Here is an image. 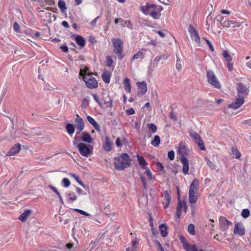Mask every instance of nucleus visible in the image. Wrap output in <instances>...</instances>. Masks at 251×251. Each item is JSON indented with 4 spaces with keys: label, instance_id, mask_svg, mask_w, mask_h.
<instances>
[{
    "label": "nucleus",
    "instance_id": "obj_62",
    "mask_svg": "<svg viewBox=\"0 0 251 251\" xmlns=\"http://www.w3.org/2000/svg\"><path fill=\"white\" fill-rule=\"evenodd\" d=\"M156 168L158 170L160 171H163L164 170V167L160 162H158L156 163Z\"/></svg>",
    "mask_w": 251,
    "mask_h": 251
},
{
    "label": "nucleus",
    "instance_id": "obj_2",
    "mask_svg": "<svg viewBox=\"0 0 251 251\" xmlns=\"http://www.w3.org/2000/svg\"><path fill=\"white\" fill-rule=\"evenodd\" d=\"M131 164L129 156L126 153H122L114 158V167L118 170H123Z\"/></svg>",
    "mask_w": 251,
    "mask_h": 251
},
{
    "label": "nucleus",
    "instance_id": "obj_37",
    "mask_svg": "<svg viewBox=\"0 0 251 251\" xmlns=\"http://www.w3.org/2000/svg\"><path fill=\"white\" fill-rule=\"evenodd\" d=\"M160 144V138L158 135H155L154 139L151 141V144L155 147H157L159 146Z\"/></svg>",
    "mask_w": 251,
    "mask_h": 251
},
{
    "label": "nucleus",
    "instance_id": "obj_46",
    "mask_svg": "<svg viewBox=\"0 0 251 251\" xmlns=\"http://www.w3.org/2000/svg\"><path fill=\"white\" fill-rule=\"evenodd\" d=\"M68 196L69 199L73 201H75L77 199L76 196L74 193H69Z\"/></svg>",
    "mask_w": 251,
    "mask_h": 251
},
{
    "label": "nucleus",
    "instance_id": "obj_22",
    "mask_svg": "<svg viewBox=\"0 0 251 251\" xmlns=\"http://www.w3.org/2000/svg\"><path fill=\"white\" fill-rule=\"evenodd\" d=\"M199 188V181L197 179H195L193 180L190 185L189 192H197Z\"/></svg>",
    "mask_w": 251,
    "mask_h": 251
},
{
    "label": "nucleus",
    "instance_id": "obj_13",
    "mask_svg": "<svg viewBox=\"0 0 251 251\" xmlns=\"http://www.w3.org/2000/svg\"><path fill=\"white\" fill-rule=\"evenodd\" d=\"M75 122L76 125V130H78L76 133V135H77L83 130L84 128V122L82 118H81L78 114H76Z\"/></svg>",
    "mask_w": 251,
    "mask_h": 251
},
{
    "label": "nucleus",
    "instance_id": "obj_1",
    "mask_svg": "<svg viewBox=\"0 0 251 251\" xmlns=\"http://www.w3.org/2000/svg\"><path fill=\"white\" fill-rule=\"evenodd\" d=\"M163 8L161 6L148 3L145 6H141L140 10L144 14L150 15L153 19H159L161 12Z\"/></svg>",
    "mask_w": 251,
    "mask_h": 251
},
{
    "label": "nucleus",
    "instance_id": "obj_16",
    "mask_svg": "<svg viewBox=\"0 0 251 251\" xmlns=\"http://www.w3.org/2000/svg\"><path fill=\"white\" fill-rule=\"evenodd\" d=\"M136 84L138 89V95L143 96L147 91V83L145 81H143L142 82H138Z\"/></svg>",
    "mask_w": 251,
    "mask_h": 251
},
{
    "label": "nucleus",
    "instance_id": "obj_45",
    "mask_svg": "<svg viewBox=\"0 0 251 251\" xmlns=\"http://www.w3.org/2000/svg\"><path fill=\"white\" fill-rule=\"evenodd\" d=\"M122 23H123L122 25L123 26H126L129 29L132 28V25L130 21H127L123 20V21L122 22Z\"/></svg>",
    "mask_w": 251,
    "mask_h": 251
},
{
    "label": "nucleus",
    "instance_id": "obj_19",
    "mask_svg": "<svg viewBox=\"0 0 251 251\" xmlns=\"http://www.w3.org/2000/svg\"><path fill=\"white\" fill-rule=\"evenodd\" d=\"M180 160L183 165L182 172L186 175L188 174L189 170L188 160L185 156H181Z\"/></svg>",
    "mask_w": 251,
    "mask_h": 251
},
{
    "label": "nucleus",
    "instance_id": "obj_41",
    "mask_svg": "<svg viewBox=\"0 0 251 251\" xmlns=\"http://www.w3.org/2000/svg\"><path fill=\"white\" fill-rule=\"evenodd\" d=\"M70 176H72L74 179L83 187L85 188V185L82 183V182L80 180L79 177L78 176L74 174H71Z\"/></svg>",
    "mask_w": 251,
    "mask_h": 251
},
{
    "label": "nucleus",
    "instance_id": "obj_48",
    "mask_svg": "<svg viewBox=\"0 0 251 251\" xmlns=\"http://www.w3.org/2000/svg\"><path fill=\"white\" fill-rule=\"evenodd\" d=\"M176 69L178 71H180V70H181V67H182L181 60L177 56V60H176Z\"/></svg>",
    "mask_w": 251,
    "mask_h": 251
},
{
    "label": "nucleus",
    "instance_id": "obj_20",
    "mask_svg": "<svg viewBox=\"0 0 251 251\" xmlns=\"http://www.w3.org/2000/svg\"><path fill=\"white\" fill-rule=\"evenodd\" d=\"M146 49L142 48L139 50L136 53L134 54L132 58L131 59V62H132L135 60H141L144 58V53L143 51H145Z\"/></svg>",
    "mask_w": 251,
    "mask_h": 251
},
{
    "label": "nucleus",
    "instance_id": "obj_24",
    "mask_svg": "<svg viewBox=\"0 0 251 251\" xmlns=\"http://www.w3.org/2000/svg\"><path fill=\"white\" fill-rule=\"evenodd\" d=\"M75 42L76 44L80 47V48H83L86 44L85 40L81 36L77 35L75 36Z\"/></svg>",
    "mask_w": 251,
    "mask_h": 251
},
{
    "label": "nucleus",
    "instance_id": "obj_36",
    "mask_svg": "<svg viewBox=\"0 0 251 251\" xmlns=\"http://www.w3.org/2000/svg\"><path fill=\"white\" fill-rule=\"evenodd\" d=\"M164 199L166 201V203L164 207L165 208H167L169 206V204L171 199L169 192L167 191L164 192Z\"/></svg>",
    "mask_w": 251,
    "mask_h": 251
},
{
    "label": "nucleus",
    "instance_id": "obj_38",
    "mask_svg": "<svg viewBox=\"0 0 251 251\" xmlns=\"http://www.w3.org/2000/svg\"><path fill=\"white\" fill-rule=\"evenodd\" d=\"M231 151L232 154L234 156V157L237 159H240L241 156V152L238 151L237 148H232Z\"/></svg>",
    "mask_w": 251,
    "mask_h": 251
},
{
    "label": "nucleus",
    "instance_id": "obj_61",
    "mask_svg": "<svg viewBox=\"0 0 251 251\" xmlns=\"http://www.w3.org/2000/svg\"><path fill=\"white\" fill-rule=\"evenodd\" d=\"M13 29L16 32H19L20 30V25L17 22H15L13 25Z\"/></svg>",
    "mask_w": 251,
    "mask_h": 251
},
{
    "label": "nucleus",
    "instance_id": "obj_25",
    "mask_svg": "<svg viewBox=\"0 0 251 251\" xmlns=\"http://www.w3.org/2000/svg\"><path fill=\"white\" fill-rule=\"evenodd\" d=\"M198 195L197 192H189V200L191 204H195L197 201Z\"/></svg>",
    "mask_w": 251,
    "mask_h": 251
},
{
    "label": "nucleus",
    "instance_id": "obj_63",
    "mask_svg": "<svg viewBox=\"0 0 251 251\" xmlns=\"http://www.w3.org/2000/svg\"><path fill=\"white\" fill-rule=\"evenodd\" d=\"M89 101V98L86 97L84 99L82 100V104H85V105H88Z\"/></svg>",
    "mask_w": 251,
    "mask_h": 251
},
{
    "label": "nucleus",
    "instance_id": "obj_56",
    "mask_svg": "<svg viewBox=\"0 0 251 251\" xmlns=\"http://www.w3.org/2000/svg\"><path fill=\"white\" fill-rule=\"evenodd\" d=\"M49 187L51 190H52L54 193H55V194L58 196H59V195H60V193H59V192L58 191V190H57V189L52 186V185H49Z\"/></svg>",
    "mask_w": 251,
    "mask_h": 251
},
{
    "label": "nucleus",
    "instance_id": "obj_43",
    "mask_svg": "<svg viewBox=\"0 0 251 251\" xmlns=\"http://www.w3.org/2000/svg\"><path fill=\"white\" fill-rule=\"evenodd\" d=\"M62 185L66 188L68 187L70 185V181L67 178H64L62 181Z\"/></svg>",
    "mask_w": 251,
    "mask_h": 251
},
{
    "label": "nucleus",
    "instance_id": "obj_7",
    "mask_svg": "<svg viewBox=\"0 0 251 251\" xmlns=\"http://www.w3.org/2000/svg\"><path fill=\"white\" fill-rule=\"evenodd\" d=\"M237 96L245 98L249 93V86L245 85L241 82L237 84Z\"/></svg>",
    "mask_w": 251,
    "mask_h": 251
},
{
    "label": "nucleus",
    "instance_id": "obj_59",
    "mask_svg": "<svg viewBox=\"0 0 251 251\" xmlns=\"http://www.w3.org/2000/svg\"><path fill=\"white\" fill-rule=\"evenodd\" d=\"M93 97L95 100L99 104V105L101 106V103L99 100V97L96 94H93Z\"/></svg>",
    "mask_w": 251,
    "mask_h": 251
},
{
    "label": "nucleus",
    "instance_id": "obj_26",
    "mask_svg": "<svg viewBox=\"0 0 251 251\" xmlns=\"http://www.w3.org/2000/svg\"><path fill=\"white\" fill-rule=\"evenodd\" d=\"M31 214V211L29 210H26L19 217V219L22 222H25L27 218L29 217Z\"/></svg>",
    "mask_w": 251,
    "mask_h": 251
},
{
    "label": "nucleus",
    "instance_id": "obj_21",
    "mask_svg": "<svg viewBox=\"0 0 251 251\" xmlns=\"http://www.w3.org/2000/svg\"><path fill=\"white\" fill-rule=\"evenodd\" d=\"M170 56V54L168 53H165L160 55L156 56L153 59V63H155V66L158 65V62L161 60H166Z\"/></svg>",
    "mask_w": 251,
    "mask_h": 251
},
{
    "label": "nucleus",
    "instance_id": "obj_64",
    "mask_svg": "<svg viewBox=\"0 0 251 251\" xmlns=\"http://www.w3.org/2000/svg\"><path fill=\"white\" fill-rule=\"evenodd\" d=\"M169 117L171 119H173L175 121L177 120V117L173 112H171L170 113Z\"/></svg>",
    "mask_w": 251,
    "mask_h": 251
},
{
    "label": "nucleus",
    "instance_id": "obj_40",
    "mask_svg": "<svg viewBox=\"0 0 251 251\" xmlns=\"http://www.w3.org/2000/svg\"><path fill=\"white\" fill-rule=\"evenodd\" d=\"M188 231L190 234L193 235H195L196 234V232L195 230V226L193 224H190L188 226Z\"/></svg>",
    "mask_w": 251,
    "mask_h": 251
},
{
    "label": "nucleus",
    "instance_id": "obj_52",
    "mask_svg": "<svg viewBox=\"0 0 251 251\" xmlns=\"http://www.w3.org/2000/svg\"><path fill=\"white\" fill-rule=\"evenodd\" d=\"M146 170L145 174L147 175L148 177L150 179H152V174L151 171L150 170L149 168H147V169H145Z\"/></svg>",
    "mask_w": 251,
    "mask_h": 251
},
{
    "label": "nucleus",
    "instance_id": "obj_10",
    "mask_svg": "<svg viewBox=\"0 0 251 251\" xmlns=\"http://www.w3.org/2000/svg\"><path fill=\"white\" fill-rule=\"evenodd\" d=\"M220 228L222 231L227 229L229 226L232 225V223L227 220L225 217L221 216L219 218Z\"/></svg>",
    "mask_w": 251,
    "mask_h": 251
},
{
    "label": "nucleus",
    "instance_id": "obj_14",
    "mask_svg": "<svg viewBox=\"0 0 251 251\" xmlns=\"http://www.w3.org/2000/svg\"><path fill=\"white\" fill-rule=\"evenodd\" d=\"M234 234L242 236L245 234V229L244 225L241 223H237L234 226L233 230Z\"/></svg>",
    "mask_w": 251,
    "mask_h": 251
},
{
    "label": "nucleus",
    "instance_id": "obj_30",
    "mask_svg": "<svg viewBox=\"0 0 251 251\" xmlns=\"http://www.w3.org/2000/svg\"><path fill=\"white\" fill-rule=\"evenodd\" d=\"M159 229L162 236L165 237L168 235L167 226L166 224H161L159 226Z\"/></svg>",
    "mask_w": 251,
    "mask_h": 251
},
{
    "label": "nucleus",
    "instance_id": "obj_35",
    "mask_svg": "<svg viewBox=\"0 0 251 251\" xmlns=\"http://www.w3.org/2000/svg\"><path fill=\"white\" fill-rule=\"evenodd\" d=\"M110 76L111 75L108 72L105 71L103 72L102 75L103 81L106 83H109L110 82Z\"/></svg>",
    "mask_w": 251,
    "mask_h": 251
},
{
    "label": "nucleus",
    "instance_id": "obj_60",
    "mask_svg": "<svg viewBox=\"0 0 251 251\" xmlns=\"http://www.w3.org/2000/svg\"><path fill=\"white\" fill-rule=\"evenodd\" d=\"M99 18L100 17L98 16L91 22L90 24L92 26L95 27L96 26V23L98 20H99Z\"/></svg>",
    "mask_w": 251,
    "mask_h": 251
},
{
    "label": "nucleus",
    "instance_id": "obj_42",
    "mask_svg": "<svg viewBox=\"0 0 251 251\" xmlns=\"http://www.w3.org/2000/svg\"><path fill=\"white\" fill-rule=\"evenodd\" d=\"M197 247L195 245L188 244L184 249L187 251H197Z\"/></svg>",
    "mask_w": 251,
    "mask_h": 251
},
{
    "label": "nucleus",
    "instance_id": "obj_47",
    "mask_svg": "<svg viewBox=\"0 0 251 251\" xmlns=\"http://www.w3.org/2000/svg\"><path fill=\"white\" fill-rule=\"evenodd\" d=\"M180 240L181 243L183 244L184 248L187 247V246L189 244L186 240V239L183 236H180Z\"/></svg>",
    "mask_w": 251,
    "mask_h": 251
},
{
    "label": "nucleus",
    "instance_id": "obj_54",
    "mask_svg": "<svg viewBox=\"0 0 251 251\" xmlns=\"http://www.w3.org/2000/svg\"><path fill=\"white\" fill-rule=\"evenodd\" d=\"M79 141H81L80 139H79L78 138V137L75 136L74 138V140H73V145L75 146V147L77 148V146L78 145V142Z\"/></svg>",
    "mask_w": 251,
    "mask_h": 251
},
{
    "label": "nucleus",
    "instance_id": "obj_18",
    "mask_svg": "<svg viewBox=\"0 0 251 251\" xmlns=\"http://www.w3.org/2000/svg\"><path fill=\"white\" fill-rule=\"evenodd\" d=\"M178 152L181 156H185L189 153V151L185 143L181 142L179 143Z\"/></svg>",
    "mask_w": 251,
    "mask_h": 251
},
{
    "label": "nucleus",
    "instance_id": "obj_49",
    "mask_svg": "<svg viewBox=\"0 0 251 251\" xmlns=\"http://www.w3.org/2000/svg\"><path fill=\"white\" fill-rule=\"evenodd\" d=\"M113 60L111 56H108L106 57V65L108 67H110L112 66L113 63Z\"/></svg>",
    "mask_w": 251,
    "mask_h": 251
},
{
    "label": "nucleus",
    "instance_id": "obj_8",
    "mask_svg": "<svg viewBox=\"0 0 251 251\" xmlns=\"http://www.w3.org/2000/svg\"><path fill=\"white\" fill-rule=\"evenodd\" d=\"M189 134L190 136L195 140V142L200 147V149L201 150H204L205 147L201 136L193 130L190 131Z\"/></svg>",
    "mask_w": 251,
    "mask_h": 251
},
{
    "label": "nucleus",
    "instance_id": "obj_51",
    "mask_svg": "<svg viewBox=\"0 0 251 251\" xmlns=\"http://www.w3.org/2000/svg\"><path fill=\"white\" fill-rule=\"evenodd\" d=\"M168 157L170 160H173L175 158V152L173 151H169L168 153Z\"/></svg>",
    "mask_w": 251,
    "mask_h": 251
},
{
    "label": "nucleus",
    "instance_id": "obj_9",
    "mask_svg": "<svg viewBox=\"0 0 251 251\" xmlns=\"http://www.w3.org/2000/svg\"><path fill=\"white\" fill-rule=\"evenodd\" d=\"M222 55L227 62V67L228 70L230 72L232 71L233 65L232 62L233 58L232 56L229 54V51L227 50H224L222 53Z\"/></svg>",
    "mask_w": 251,
    "mask_h": 251
},
{
    "label": "nucleus",
    "instance_id": "obj_15",
    "mask_svg": "<svg viewBox=\"0 0 251 251\" xmlns=\"http://www.w3.org/2000/svg\"><path fill=\"white\" fill-rule=\"evenodd\" d=\"M186 212L187 209V203L185 201H180L179 200L176 209V216L178 219H179L181 215V211L183 210Z\"/></svg>",
    "mask_w": 251,
    "mask_h": 251
},
{
    "label": "nucleus",
    "instance_id": "obj_28",
    "mask_svg": "<svg viewBox=\"0 0 251 251\" xmlns=\"http://www.w3.org/2000/svg\"><path fill=\"white\" fill-rule=\"evenodd\" d=\"M137 158L139 165L143 169H147L148 164L144 158L143 156L139 155V154H137Z\"/></svg>",
    "mask_w": 251,
    "mask_h": 251
},
{
    "label": "nucleus",
    "instance_id": "obj_32",
    "mask_svg": "<svg viewBox=\"0 0 251 251\" xmlns=\"http://www.w3.org/2000/svg\"><path fill=\"white\" fill-rule=\"evenodd\" d=\"M66 129L67 133L72 136L75 132V126L72 124H67L66 125Z\"/></svg>",
    "mask_w": 251,
    "mask_h": 251
},
{
    "label": "nucleus",
    "instance_id": "obj_17",
    "mask_svg": "<svg viewBox=\"0 0 251 251\" xmlns=\"http://www.w3.org/2000/svg\"><path fill=\"white\" fill-rule=\"evenodd\" d=\"M21 149V145L19 143L16 144L10 149L9 151L5 155V157L8 156L14 155L19 152Z\"/></svg>",
    "mask_w": 251,
    "mask_h": 251
},
{
    "label": "nucleus",
    "instance_id": "obj_58",
    "mask_svg": "<svg viewBox=\"0 0 251 251\" xmlns=\"http://www.w3.org/2000/svg\"><path fill=\"white\" fill-rule=\"evenodd\" d=\"M75 191L79 195H86V193L78 187H75Z\"/></svg>",
    "mask_w": 251,
    "mask_h": 251
},
{
    "label": "nucleus",
    "instance_id": "obj_33",
    "mask_svg": "<svg viewBox=\"0 0 251 251\" xmlns=\"http://www.w3.org/2000/svg\"><path fill=\"white\" fill-rule=\"evenodd\" d=\"M223 19V17L222 16H218L217 17V21L221 22V25L224 27H229L231 26V21H229V20L224 21L223 23H222V21Z\"/></svg>",
    "mask_w": 251,
    "mask_h": 251
},
{
    "label": "nucleus",
    "instance_id": "obj_12",
    "mask_svg": "<svg viewBox=\"0 0 251 251\" xmlns=\"http://www.w3.org/2000/svg\"><path fill=\"white\" fill-rule=\"evenodd\" d=\"M188 31L190 33L191 39L194 40L197 43H200V38L198 32L192 25H189Z\"/></svg>",
    "mask_w": 251,
    "mask_h": 251
},
{
    "label": "nucleus",
    "instance_id": "obj_6",
    "mask_svg": "<svg viewBox=\"0 0 251 251\" xmlns=\"http://www.w3.org/2000/svg\"><path fill=\"white\" fill-rule=\"evenodd\" d=\"M114 47V52L116 54H122L123 52L124 42L119 38H113L112 39Z\"/></svg>",
    "mask_w": 251,
    "mask_h": 251
},
{
    "label": "nucleus",
    "instance_id": "obj_31",
    "mask_svg": "<svg viewBox=\"0 0 251 251\" xmlns=\"http://www.w3.org/2000/svg\"><path fill=\"white\" fill-rule=\"evenodd\" d=\"M112 143L110 141L108 137L105 138V142L103 144V149L105 151H109L111 150Z\"/></svg>",
    "mask_w": 251,
    "mask_h": 251
},
{
    "label": "nucleus",
    "instance_id": "obj_44",
    "mask_svg": "<svg viewBox=\"0 0 251 251\" xmlns=\"http://www.w3.org/2000/svg\"><path fill=\"white\" fill-rule=\"evenodd\" d=\"M250 211L248 209H244L241 212V215L243 218H246L250 216Z\"/></svg>",
    "mask_w": 251,
    "mask_h": 251
},
{
    "label": "nucleus",
    "instance_id": "obj_57",
    "mask_svg": "<svg viewBox=\"0 0 251 251\" xmlns=\"http://www.w3.org/2000/svg\"><path fill=\"white\" fill-rule=\"evenodd\" d=\"M126 114L128 115H133L135 113V110L133 108H129L126 110Z\"/></svg>",
    "mask_w": 251,
    "mask_h": 251
},
{
    "label": "nucleus",
    "instance_id": "obj_23",
    "mask_svg": "<svg viewBox=\"0 0 251 251\" xmlns=\"http://www.w3.org/2000/svg\"><path fill=\"white\" fill-rule=\"evenodd\" d=\"M82 137L80 140L88 143H92V138L90 134L86 132H82L81 133Z\"/></svg>",
    "mask_w": 251,
    "mask_h": 251
},
{
    "label": "nucleus",
    "instance_id": "obj_39",
    "mask_svg": "<svg viewBox=\"0 0 251 251\" xmlns=\"http://www.w3.org/2000/svg\"><path fill=\"white\" fill-rule=\"evenodd\" d=\"M147 127L150 129L152 133H154L157 131V126L153 123H150L147 124Z\"/></svg>",
    "mask_w": 251,
    "mask_h": 251
},
{
    "label": "nucleus",
    "instance_id": "obj_27",
    "mask_svg": "<svg viewBox=\"0 0 251 251\" xmlns=\"http://www.w3.org/2000/svg\"><path fill=\"white\" fill-rule=\"evenodd\" d=\"M87 119L88 122L93 126L96 130H100V126L96 122L94 119L90 116H88L87 117Z\"/></svg>",
    "mask_w": 251,
    "mask_h": 251
},
{
    "label": "nucleus",
    "instance_id": "obj_53",
    "mask_svg": "<svg viewBox=\"0 0 251 251\" xmlns=\"http://www.w3.org/2000/svg\"><path fill=\"white\" fill-rule=\"evenodd\" d=\"M203 39L206 41L210 50L212 51H213L214 50V47H213L211 43L208 39H207L206 38H203Z\"/></svg>",
    "mask_w": 251,
    "mask_h": 251
},
{
    "label": "nucleus",
    "instance_id": "obj_11",
    "mask_svg": "<svg viewBox=\"0 0 251 251\" xmlns=\"http://www.w3.org/2000/svg\"><path fill=\"white\" fill-rule=\"evenodd\" d=\"M245 98L242 96H238L237 95L235 100L232 103L228 105V107L229 108L237 109L239 108L244 102Z\"/></svg>",
    "mask_w": 251,
    "mask_h": 251
},
{
    "label": "nucleus",
    "instance_id": "obj_4",
    "mask_svg": "<svg viewBox=\"0 0 251 251\" xmlns=\"http://www.w3.org/2000/svg\"><path fill=\"white\" fill-rule=\"evenodd\" d=\"M77 148L80 154L85 157H88L93 152V147L91 145H87L84 143H79Z\"/></svg>",
    "mask_w": 251,
    "mask_h": 251
},
{
    "label": "nucleus",
    "instance_id": "obj_34",
    "mask_svg": "<svg viewBox=\"0 0 251 251\" xmlns=\"http://www.w3.org/2000/svg\"><path fill=\"white\" fill-rule=\"evenodd\" d=\"M58 6L61 12L64 13L66 11L67 7L64 1L62 0H59L58 2Z\"/></svg>",
    "mask_w": 251,
    "mask_h": 251
},
{
    "label": "nucleus",
    "instance_id": "obj_3",
    "mask_svg": "<svg viewBox=\"0 0 251 251\" xmlns=\"http://www.w3.org/2000/svg\"><path fill=\"white\" fill-rule=\"evenodd\" d=\"M88 68H86L85 70L80 69L79 75L83 76L82 78L85 83L86 86L89 89H94L98 87V84L96 78L92 76L91 74L87 73Z\"/></svg>",
    "mask_w": 251,
    "mask_h": 251
},
{
    "label": "nucleus",
    "instance_id": "obj_29",
    "mask_svg": "<svg viewBox=\"0 0 251 251\" xmlns=\"http://www.w3.org/2000/svg\"><path fill=\"white\" fill-rule=\"evenodd\" d=\"M124 87L125 90L127 91L128 93L131 92V85L130 80L128 77H126L123 81Z\"/></svg>",
    "mask_w": 251,
    "mask_h": 251
},
{
    "label": "nucleus",
    "instance_id": "obj_5",
    "mask_svg": "<svg viewBox=\"0 0 251 251\" xmlns=\"http://www.w3.org/2000/svg\"><path fill=\"white\" fill-rule=\"evenodd\" d=\"M206 75L208 82L210 85L218 89L221 87V84L213 71H208Z\"/></svg>",
    "mask_w": 251,
    "mask_h": 251
},
{
    "label": "nucleus",
    "instance_id": "obj_55",
    "mask_svg": "<svg viewBox=\"0 0 251 251\" xmlns=\"http://www.w3.org/2000/svg\"><path fill=\"white\" fill-rule=\"evenodd\" d=\"M206 163L207 165L212 169L214 170L215 169V166L214 164L209 159H206Z\"/></svg>",
    "mask_w": 251,
    "mask_h": 251
},
{
    "label": "nucleus",
    "instance_id": "obj_50",
    "mask_svg": "<svg viewBox=\"0 0 251 251\" xmlns=\"http://www.w3.org/2000/svg\"><path fill=\"white\" fill-rule=\"evenodd\" d=\"M74 210L75 211L79 213L80 214L85 215L86 216H91L90 214H89V213H87L86 212H85L82 210L79 209H75Z\"/></svg>",
    "mask_w": 251,
    "mask_h": 251
}]
</instances>
